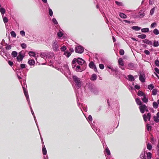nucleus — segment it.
Instances as JSON below:
<instances>
[{
	"label": "nucleus",
	"instance_id": "nucleus-51",
	"mask_svg": "<svg viewBox=\"0 0 159 159\" xmlns=\"http://www.w3.org/2000/svg\"><path fill=\"white\" fill-rule=\"evenodd\" d=\"M115 3L118 6H122L123 5V3L121 2H119L117 1H116Z\"/></svg>",
	"mask_w": 159,
	"mask_h": 159
},
{
	"label": "nucleus",
	"instance_id": "nucleus-50",
	"mask_svg": "<svg viewBox=\"0 0 159 159\" xmlns=\"http://www.w3.org/2000/svg\"><path fill=\"white\" fill-rule=\"evenodd\" d=\"M152 127L149 124H147V129L148 131H150Z\"/></svg>",
	"mask_w": 159,
	"mask_h": 159
},
{
	"label": "nucleus",
	"instance_id": "nucleus-57",
	"mask_svg": "<svg viewBox=\"0 0 159 159\" xmlns=\"http://www.w3.org/2000/svg\"><path fill=\"white\" fill-rule=\"evenodd\" d=\"M154 10H155V9H154V8L152 9L151 10V11H150V14H151V15H152L153 14L154 11Z\"/></svg>",
	"mask_w": 159,
	"mask_h": 159
},
{
	"label": "nucleus",
	"instance_id": "nucleus-7",
	"mask_svg": "<svg viewBox=\"0 0 159 159\" xmlns=\"http://www.w3.org/2000/svg\"><path fill=\"white\" fill-rule=\"evenodd\" d=\"M151 117V114L150 113H148L147 114H144L143 116V117L144 121L146 122L147 120L150 121Z\"/></svg>",
	"mask_w": 159,
	"mask_h": 159
},
{
	"label": "nucleus",
	"instance_id": "nucleus-25",
	"mask_svg": "<svg viewBox=\"0 0 159 159\" xmlns=\"http://www.w3.org/2000/svg\"><path fill=\"white\" fill-rule=\"evenodd\" d=\"M42 151L43 153V155H46L47 153V151L46 149V148H45V146L44 145L43 146V147L42 148Z\"/></svg>",
	"mask_w": 159,
	"mask_h": 159
},
{
	"label": "nucleus",
	"instance_id": "nucleus-45",
	"mask_svg": "<svg viewBox=\"0 0 159 159\" xmlns=\"http://www.w3.org/2000/svg\"><path fill=\"white\" fill-rule=\"evenodd\" d=\"M153 33L157 35L159 34V31L157 29H155L153 30Z\"/></svg>",
	"mask_w": 159,
	"mask_h": 159
},
{
	"label": "nucleus",
	"instance_id": "nucleus-33",
	"mask_svg": "<svg viewBox=\"0 0 159 159\" xmlns=\"http://www.w3.org/2000/svg\"><path fill=\"white\" fill-rule=\"evenodd\" d=\"M153 106V107L155 108H157L158 107V104L157 102H153L152 103Z\"/></svg>",
	"mask_w": 159,
	"mask_h": 159
},
{
	"label": "nucleus",
	"instance_id": "nucleus-43",
	"mask_svg": "<svg viewBox=\"0 0 159 159\" xmlns=\"http://www.w3.org/2000/svg\"><path fill=\"white\" fill-rule=\"evenodd\" d=\"M147 156L148 159H151L152 158V153L150 152H148L147 154Z\"/></svg>",
	"mask_w": 159,
	"mask_h": 159
},
{
	"label": "nucleus",
	"instance_id": "nucleus-19",
	"mask_svg": "<svg viewBox=\"0 0 159 159\" xmlns=\"http://www.w3.org/2000/svg\"><path fill=\"white\" fill-rule=\"evenodd\" d=\"M141 99L143 102L145 103H147L148 100V98L146 97V95L143 97Z\"/></svg>",
	"mask_w": 159,
	"mask_h": 159
},
{
	"label": "nucleus",
	"instance_id": "nucleus-29",
	"mask_svg": "<svg viewBox=\"0 0 159 159\" xmlns=\"http://www.w3.org/2000/svg\"><path fill=\"white\" fill-rule=\"evenodd\" d=\"M30 109H31V112L32 113V115L33 116H34V119L35 120V122L36 124V125H37V126H38V125H37V121L36 120V119H35V116L34 115V111H33L32 109V108L31 107V106H30Z\"/></svg>",
	"mask_w": 159,
	"mask_h": 159
},
{
	"label": "nucleus",
	"instance_id": "nucleus-31",
	"mask_svg": "<svg viewBox=\"0 0 159 159\" xmlns=\"http://www.w3.org/2000/svg\"><path fill=\"white\" fill-rule=\"evenodd\" d=\"M141 31L143 32H148L149 31V29L148 28L142 29H141Z\"/></svg>",
	"mask_w": 159,
	"mask_h": 159
},
{
	"label": "nucleus",
	"instance_id": "nucleus-16",
	"mask_svg": "<svg viewBox=\"0 0 159 159\" xmlns=\"http://www.w3.org/2000/svg\"><path fill=\"white\" fill-rule=\"evenodd\" d=\"M137 95L139 96H143V97L146 95L144 93L140 91H139Z\"/></svg>",
	"mask_w": 159,
	"mask_h": 159
},
{
	"label": "nucleus",
	"instance_id": "nucleus-40",
	"mask_svg": "<svg viewBox=\"0 0 159 159\" xmlns=\"http://www.w3.org/2000/svg\"><path fill=\"white\" fill-rule=\"evenodd\" d=\"M29 54L30 56L34 57L35 55V53L34 52L32 51L30 52Z\"/></svg>",
	"mask_w": 159,
	"mask_h": 159
},
{
	"label": "nucleus",
	"instance_id": "nucleus-2",
	"mask_svg": "<svg viewBox=\"0 0 159 159\" xmlns=\"http://www.w3.org/2000/svg\"><path fill=\"white\" fill-rule=\"evenodd\" d=\"M76 62H77L79 64L82 65L84 63V61L83 59L81 58H78L77 60L75 58L72 61V66L73 68L75 67V64L76 63Z\"/></svg>",
	"mask_w": 159,
	"mask_h": 159
},
{
	"label": "nucleus",
	"instance_id": "nucleus-12",
	"mask_svg": "<svg viewBox=\"0 0 159 159\" xmlns=\"http://www.w3.org/2000/svg\"><path fill=\"white\" fill-rule=\"evenodd\" d=\"M135 68L134 65L133 63H129L128 65V68L132 70H134Z\"/></svg>",
	"mask_w": 159,
	"mask_h": 159
},
{
	"label": "nucleus",
	"instance_id": "nucleus-28",
	"mask_svg": "<svg viewBox=\"0 0 159 159\" xmlns=\"http://www.w3.org/2000/svg\"><path fill=\"white\" fill-rule=\"evenodd\" d=\"M17 55V52L15 51H13L11 53V55L13 57H16Z\"/></svg>",
	"mask_w": 159,
	"mask_h": 159
},
{
	"label": "nucleus",
	"instance_id": "nucleus-38",
	"mask_svg": "<svg viewBox=\"0 0 159 159\" xmlns=\"http://www.w3.org/2000/svg\"><path fill=\"white\" fill-rule=\"evenodd\" d=\"M154 88V86L153 85V84H151L149 85H148V89L150 90H151L152 89H153Z\"/></svg>",
	"mask_w": 159,
	"mask_h": 159
},
{
	"label": "nucleus",
	"instance_id": "nucleus-56",
	"mask_svg": "<svg viewBox=\"0 0 159 159\" xmlns=\"http://www.w3.org/2000/svg\"><path fill=\"white\" fill-rule=\"evenodd\" d=\"M20 66L22 69H24L25 68L26 65L25 64H21L20 65Z\"/></svg>",
	"mask_w": 159,
	"mask_h": 159
},
{
	"label": "nucleus",
	"instance_id": "nucleus-32",
	"mask_svg": "<svg viewBox=\"0 0 159 159\" xmlns=\"http://www.w3.org/2000/svg\"><path fill=\"white\" fill-rule=\"evenodd\" d=\"M159 45V42L158 41L155 40L154 41L153 46L155 47H157Z\"/></svg>",
	"mask_w": 159,
	"mask_h": 159
},
{
	"label": "nucleus",
	"instance_id": "nucleus-46",
	"mask_svg": "<svg viewBox=\"0 0 159 159\" xmlns=\"http://www.w3.org/2000/svg\"><path fill=\"white\" fill-rule=\"evenodd\" d=\"M147 148L149 150H151L152 148V146L149 143H148V145L147 146Z\"/></svg>",
	"mask_w": 159,
	"mask_h": 159
},
{
	"label": "nucleus",
	"instance_id": "nucleus-55",
	"mask_svg": "<svg viewBox=\"0 0 159 159\" xmlns=\"http://www.w3.org/2000/svg\"><path fill=\"white\" fill-rule=\"evenodd\" d=\"M99 67L101 69H103L104 68V66L103 64H101L99 65Z\"/></svg>",
	"mask_w": 159,
	"mask_h": 159
},
{
	"label": "nucleus",
	"instance_id": "nucleus-17",
	"mask_svg": "<svg viewBox=\"0 0 159 159\" xmlns=\"http://www.w3.org/2000/svg\"><path fill=\"white\" fill-rule=\"evenodd\" d=\"M64 67L65 68V71L66 72H67L69 74H70V72L67 65H65Z\"/></svg>",
	"mask_w": 159,
	"mask_h": 159
},
{
	"label": "nucleus",
	"instance_id": "nucleus-9",
	"mask_svg": "<svg viewBox=\"0 0 159 159\" xmlns=\"http://www.w3.org/2000/svg\"><path fill=\"white\" fill-rule=\"evenodd\" d=\"M89 67L92 69H94V70L96 71H97V68L95 64L93 62H91L89 65Z\"/></svg>",
	"mask_w": 159,
	"mask_h": 159
},
{
	"label": "nucleus",
	"instance_id": "nucleus-58",
	"mask_svg": "<svg viewBox=\"0 0 159 159\" xmlns=\"http://www.w3.org/2000/svg\"><path fill=\"white\" fill-rule=\"evenodd\" d=\"M120 55H122L124 54V51L122 49H121L120 51Z\"/></svg>",
	"mask_w": 159,
	"mask_h": 159
},
{
	"label": "nucleus",
	"instance_id": "nucleus-4",
	"mask_svg": "<svg viewBox=\"0 0 159 159\" xmlns=\"http://www.w3.org/2000/svg\"><path fill=\"white\" fill-rule=\"evenodd\" d=\"M53 56V53L50 52H42L40 54L41 57L43 58H50Z\"/></svg>",
	"mask_w": 159,
	"mask_h": 159
},
{
	"label": "nucleus",
	"instance_id": "nucleus-10",
	"mask_svg": "<svg viewBox=\"0 0 159 159\" xmlns=\"http://www.w3.org/2000/svg\"><path fill=\"white\" fill-rule=\"evenodd\" d=\"M23 90H24V94H25V97L26 98L27 101L28 102V103H29V104L30 101V100L29 99V95L28 94V92H27V91H26V90H25V89L24 87H23Z\"/></svg>",
	"mask_w": 159,
	"mask_h": 159
},
{
	"label": "nucleus",
	"instance_id": "nucleus-5",
	"mask_svg": "<svg viewBox=\"0 0 159 159\" xmlns=\"http://www.w3.org/2000/svg\"><path fill=\"white\" fill-rule=\"evenodd\" d=\"M139 108L141 112L142 113H143L145 111H148L147 106L144 104L141 105L139 106Z\"/></svg>",
	"mask_w": 159,
	"mask_h": 159
},
{
	"label": "nucleus",
	"instance_id": "nucleus-20",
	"mask_svg": "<svg viewBox=\"0 0 159 159\" xmlns=\"http://www.w3.org/2000/svg\"><path fill=\"white\" fill-rule=\"evenodd\" d=\"M132 29L135 31H138L140 30L141 28L138 26H133L131 27Z\"/></svg>",
	"mask_w": 159,
	"mask_h": 159
},
{
	"label": "nucleus",
	"instance_id": "nucleus-47",
	"mask_svg": "<svg viewBox=\"0 0 159 159\" xmlns=\"http://www.w3.org/2000/svg\"><path fill=\"white\" fill-rule=\"evenodd\" d=\"M52 21L53 23L54 24H58V22L55 18H53L52 20Z\"/></svg>",
	"mask_w": 159,
	"mask_h": 159
},
{
	"label": "nucleus",
	"instance_id": "nucleus-60",
	"mask_svg": "<svg viewBox=\"0 0 159 159\" xmlns=\"http://www.w3.org/2000/svg\"><path fill=\"white\" fill-rule=\"evenodd\" d=\"M154 70L157 73L159 74V69L157 68H154Z\"/></svg>",
	"mask_w": 159,
	"mask_h": 159
},
{
	"label": "nucleus",
	"instance_id": "nucleus-61",
	"mask_svg": "<svg viewBox=\"0 0 159 159\" xmlns=\"http://www.w3.org/2000/svg\"><path fill=\"white\" fill-rule=\"evenodd\" d=\"M8 63L11 66L13 64V62L11 61H8Z\"/></svg>",
	"mask_w": 159,
	"mask_h": 159
},
{
	"label": "nucleus",
	"instance_id": "nucleus-52",
	"mask_svg": "<svg viewBox=\"0 0 159 159\" xmlns=\"http://www.w3.org/2000/svg\"><path fill=\"white\" fill-rule=\"evenodd\" d=\"M88 120L89 122H91L92 120V116L91 115H89L88 118Z\"/></svg>",
	"mask_w": 159,
	"mask_h": 159
},
{
	"label": "nucleus",
	"instance_id": "nucleus-63",
	"mask_svg": "<svg viewBox=\"0 0 159 159\" xmlns=\"http://www.w3.org/2000/svg\"><path fill=\"white\" fill-rule=\"evenodd\" d=\"M134 88L137 89H140V87L139 85H136L134 86Z\"/></svg>",
	"mask_w": 159,
	"mask_h": 159
},
{
	"label": "nucleus",
	"instance_id": "nucleus-59",
	"mask_svg": "<svg viewBox=\"0 0 159 159\" xmlns=\"http://www.w3.org/2000/svg\"><path fill=\"white\" fill-rule=\"evenodd\" d=\"M155 64L157 66H159V61L157 60L155 61Z\"/></svg>",
	"mask_w": 159,
	"mask_h": 159
},
{
	"label": "nucleus",
	"instance_id": "nucleus-22",
	"mask_svg": "<svg viewBox=\"0 0 159 159\" xmlns=\"http://www.w3.org/2000/svg\"><path fill=\"white\" fill-rule=\"evenodd\" d=\"M128 77L129 80V81H134V80L133 76L131 75H128Z\"/></svg>",
	"mask_w": 159,
	"mask_h": 159
},
{
	"label": "nucleus",
	"instance_id": "nucleus-64",
	"mask_svg": "<svg viewBox=\"0 0 159 159\" xmlns=\"http://www.w3.org/2000/svg\"><path fill=\"white\" fill-rule=\"evenodd\" d=\"M93 92L94 94H97L98 93V91L97 89H94L93 91Z\"/></svg>",
	"mask_w": 159,
	"mask_h": 159
},
{
	"label": "nucleus",
	"instance_id": "nucleus-53",
	"mask_svg": "<svg viewBox=\"0 0 159 159\" xmlns=\"http://www.w3.org/2000/svg\"><path fill=\"white\" fill-rule=\"evenodd\" d=\"M157 25V24L155 22H154L151 24V28H153L155 27Z\"/></svg>",
	"mask_w": 159,
	"mask_h": 159
},
{
	"label": "nucleus",
	"instance_id": "nucleus-42",
	"mask_svg": "<svg viewBox=\"0 0 159 159\" xmlns=\"http://www.w3.org/2000/svg\"><path fill=\"white\" fill-rule=\"evenodd\" d=\"M60 49L61 51L64 52L66 49V47L65 46H63Z\"/></svg>",
	"mask_w": 159,
	"mask_h": 159
},
{
	"label": "nucleus",
	"instance_id": "nucleus-21",
	"mask_svg": "<svg viewBox=\"0 0 159 159\" xmlns=\"http://www.w3.org/2000/svg\"><path fill=\"white\" fill-rule=\"evenodd\" d=\"M136 102L137 104L138 105H141L143 104L142 102L140 101V100L138 98H137L135 99Z\"/></svg>",
	"mask_w": 159,
	"mask_h": 159
},
{
	"label": "nucleus",
	"instance_id": "nucleus-1",
	"mask_svg": "<svg viewBox=\"0 0 159 159\" xmlns=\"http://www.w3.org/2000/svg\"><path fill=\"white\" fill-rule=\"evenodd\" d=\"M73 78L77 87L78 88L81 87L82 84L81 79L75 75L73 76Z\"/></svg>",
	"mask_w": 159,
	"mask_h": 159
},
{
	"label": "nucleus",
	"instance_id": "nucleus-35",
	"mask_svg": "<svg viewBox=\"0 0 159 159\" xmlns=\"http://www.w3.org/2000/svg\"><path fill=\"white\" fill-rule=\"evenodd\" d=\"M3 20L4 23H6L8 21V19L6 17L2 16Z\"/></svg>",
	"mask_w": 159,
	"mask_h": 159
},
{
	"label": "nucleus",
	"instance_id": "nucleus-18",
	"mask_svg": "<svg viewBox=\"0 0 159 159\" xmlns=\"http://www.w3.org/2000/svg\"><path fill=\"white\" fill-rule=\"evenodd\" d=\"M64 54L67 57H69L70 56L71 53L68 51H66L64 52Z\"/></svg>",
	"mask_w": 159,
	"mask_h": 159
},
{
	"label": "nucleus",
	"instance_id": "nucleus-30",
	"mask_svg": "<svg viewBox=\"0 0 159 159\" xmlns=\"http://www.w3.org/2000/svg\"><path fill=\"white\" fill-rule=\"evenodd\" d=\"M96 79H97L96 75L95 74H93L92 75L91 78V80H96Z\"/></svg>",
	"mask_w": 159,
	"mask_h": 159
},
{
	"label": "nucleus",
	"instance_id": "nucleus-11",
	"mask_svg": "<svg viewBox=\"0 0 159 159\" xmlns=\"http://www.w3.org/2000/svg\"><path fill=\"white\" fill-rule=\"evenodd\" d=\"M139 79L142 82H144L145 79V75L143 74H141L139 76Z\"/></svg>",
	"mask_w": 159,
	"mask_h": 159
},
{
	"label": "nucleus",
	"instance_id": "nucleus-15",
	"mask_svg": "<svg viewBox=\"0 0 159 159\" xmlns=\"http://www.w3.org/2000/svg\"><path fill=\"white\" fill-rule=\"evenodd\" d=\"M35 63V62L32 59L29 60L28 61V63L31 66H34Z\"/></svg>",
	"mask_w": 159,
	"mask_h": 159
},
{
	"label": "nucleus",
	"instance_id": "nucleus-62",
	"mask_svg": "<svg viewBox=\"0 0 159 159\" xmlns=\"http://www.w3.org/2000/svg\"><path fill=\"white\" fill-rule=\"evenodd\" d=\"M144 53L147 55H149L150 53L149 51L148 50H145Z\"/></svg>",
	"mask_w": 159,
	"mask_h": 159
},
{
	"label": "nucleus",
	"instance_id": "nucleus-41",
	"mask_svg": "<svg viewBox=\"0 0 159 159\" xmlns=\"http://www.w3.org/2000/svg\"><path fill=\"white\" fill-rule=\"evenodd\" d=\"M157 89H153L152 91V94L154 95H156L157 93Z\"/></svg>",
	"mask_w": 159,
	"mask_h": 159
},
{
	"label": "nucleus",
	"instance_id": "nucleus-49",
	"mask_svg": "<svg viewBox=\"0 0 159 159\" xmlns=\"http://www.w3.org/2000/svg\"><path fill=\"white\" fill-rule=\"evenodd\" d=\"M158 117L157 116H154L153 117L154 120L156 122H158L159 121Z\"/></svg>",
	"mask_w": 159,
	"mask_h": 159
},
{
	"label": "nucleus",
	"instance_id": "nucleus-6",
	"mask_svg": "<svg viewBox=\"0 0 159 159\" xmlns=\"http://www.w3.org/2000/svg\"><path fill=\"white\" fill-rule=\"evenodd\" d=\"M75 51L76 52L82 53L84 51V48L81 46H78L75 47Z\"/></svg>",
	"mask_w": 159,
	"mask_h": 159
},
{
	"label": "nucleus",
	"instance_id": "nucleus-8",
	"mask_svg": "<svg viewBox=\"0 0 159 159\" xmlns=\"http://www.w3.org/2000/svg\"><path fill=\"white\" fill-rule=\"evenodd\" d=\"M24 57V56L23 55L22 52H20L19 53V55L17 57V60L18 61H20L22 60Z\"/></svg>",
	"mask_w": 159,
	"mask_h": 159
},
{
	"label": "nucleus",
	"instance_id": "nucleus-13",
	"mask_svg": "<svg viewBox=\"0 0 159 159\" xmlns=\"http://www.w3.org/2000/svg\"><path fill=\"white\" fill-rule=\"evenodd\" d=\"M118 63L119 66H124V61L121 58H120L119 59L118 61Z\"/></svg>",
	"mask_w": 159,
	"mask_h": 159
},
{
	"label": "nucleus",
	"instance_id": "nucleus-39",
	"mask_svg": "<svg viewBox=\"0 0 159 159\" xmlns=\"http://www.w3.org/2000/svg\"><path fill=\"white\" fill-rule=\"evenodd\" d=\"M11 35L13 37H16V34L14 31H11Z\"/></svg>",
	"mask_w": 159,
	"mask_h": 159
},
{
	"label": "nucleus",
	"instance_id": "nucleus-24",
	"mask_svg": "<svg viewBox=\"0 0 159 159\" xmlns=\"http://www.w3.org/2000/svg\"><path fill=\"white\" fill-rule=\"evenodd\" d=\"M119 15L121 18H126L127 17L126 15L123 13H119Z\"/></svg>",
	"mask_w": 159,
	"mask_h": 159
},
{
	"label": "nucleus",
	"instance_id": "nucleus-36",
	"mask_svg": "<svg viewBox=\"0 0 159 159\" xmlns=\"http://www.w3.org/2000/svg\"><path fill=\"white\" fill-rule=\"evenodd\" d=\"M63 35V33L60 30L57 33V35L58 37H61Z\"/></svg>",
	"mask_w": 159,
	"mask_h": 159
},
{
	"label": "nucleus",
	"instance_id": "nucleus-48",
	"mask_svg": "<svg viewBox=\"0 0 159 159\" xmlns=\"http://www.w3.org/2000/svg\"><path fill=\"white\" fill-rule=\"evenodd\" d=\"M20 34L23 37L25 36V32L23 30H21L20 31Z\"/></svg>",
	"mask_w": 159,
	"mask_h": 159
},
{
	"label": "nucleus",
	"instance_id": "nucleus-37",
	"mask_svg": "<svg viewBox=\"0 0 159 159\" xmlns=\"http://www.w3.org/2000/svg\"><path fill=\"white\" fill-rule=\"evenodd\" d=\"M48 13L50 16H52L53 14V11L52 9L50 8H48Z\"/></svg>",
	"mask_w": 159,
	"mask_h": 159
},
{
	"label": "nucleus",
	"instance_id": "nucleus-44",
	"mask_svg": "<svg viewBox=\"0 0 159 159\" xmlns=\"http://www.w3.org/2000/svg\"><path fill=\"white\" fill-rule=\"evenodd\" d=\"M106 152L107 153L108 155H109L110 154V151L108 148H106L105 150Z\"/></svg>",
	"mask_w": 159,
	"mask_h": 159
},
{
	"label": "nucleus",
	"instance_id": "nucleus-3",
	"mask_svg": "<svg viewBox=\"0 0 159 159\" xmlns=\"http://www.w3.org/2000/svg\"><path fill=\"white\" fill-rule=\"evenodd\" d=\"M52 48L53 50L55 52H57L59 51V45L56 40H54L52 41Z\"/></svg>",
	"mask_w": 159,
	"mask_h": 159
},
{
	"label": "nucleus",
	"instance_id": "nucleus-54",
	"mask_svg": "<svg viewBox=\"0 0 159 159\" xmlns=\"http://www.w3.org/2000/svg\"><path fill=\"white\" fill-rule=\"evenodd\" d=\"M21 47L23 48H25L26 47V45L25 43H23L21 44Z\"/></svg>",
	"mask_w": 159,
	"mask_h": 159
},
{
	"label": "nucleus",
	"instance_id": "nucleus-27",
	"mask_svg": "<svg viewBox=\"0 0 159 159\" xmlns=\"http://www.w3.org/2000/svg\"><path fill=\"white\" fill-rule=\"evenodd\" d=\"M140 157L142 159H147L145 156V152H142L141 154L140 155Z\"/></svg>",
	"mask_w": 159,
	"mask_h": 159
},
{
	"label": "nucleus",
	"instance_id": "nucleus-14",
	"mask_svg": "<svg viewBox=\"0 0 159 159\" xmlns=\"http://www.w3.org/2000/svg\"><path fill=\"white\" fill-rule=\"evenodd\" d=\"M143 41L144 43L147 44L149 45H152V42L148 39H145L143 40Z\"/></svg>",
	"mask_w": 159,
	"mask_h": 159
},
{
	"label": "nucleus",
	"instance_id": "nucleus-34",
	"mask_svg": "<svg viewBox=\"0 0 159 159\" xmlns=\"http://www.w3.org/2000/svg\"><path fill=\"white\" fill-rule=\"evenodd\" d=\"M76 67V68H75V69L77 71H81L82 70H81L80 68V67L79 66H77Z\"/></svg>",
	"mask_w": 159,
	"mask_h": 159
},
{
	"label": "nucleus",
	"instance_id": "nucleus-23",
	"mask_svg": "<svg viewBox=\"0 0 159 159\" xmlns=\"http://www.w3.org/2000/svg\"><path fill=\"white\" fill-rule=\"evenodd\" d=\"M138 37L139 38L144 39L146 37V35L144 34H140L138 35Z\"/></svg>",
	"mask_w": 159,
	"mask_h": 159
},
{
	"label": "nucleus",
	"instance_id": "nucleus-26",
	"mask_svg": "<svg viewBox=\"0 0 159 159\" xmlns=\"http://www.w3.org/2000/svg\"><path fill=\"white\" fill-rule=\"evenodd\" d=\"M0 11L2 15V16H3L4 13H5V10L4 8H0Z\"/></svg>",
	"mask_w": 159,
	"mask_h": 159
}]
</instances>
